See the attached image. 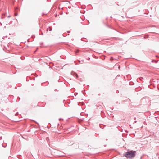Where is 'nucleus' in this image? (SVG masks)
Returning a JSON list of instances; mask_svg holds the SVG:
<instances>
[{
	"mask_svg": "<svg viewBox=\"0 0 159 159\" xmlns=\"http://www.w3.org/2000/svg\"><path fill=\"white\" fill-rule=\"evenodd\" d=\"M135 155V151H131L126 152L125 154V156L128 158H132L134 157Z\"/></svg>",
	"mask_w": 159,
	"mask_h": 159,
	"instance_id": "1",
	"label": "nucleus"
},
{
	"mask_svg": "<svg viewBox=\"0 0 159 159\" xmlns=\"http://www.w3.org/2000/svg\"><path fill=\"white\" fill-rule=\"evenodd\" d=\"M75 76H76L77 78L78 77V75L77 74H75Z\"/></svg>",
	"mask_w": 159,
	"mask_h": 159,
	"instance_id": "2",
	"label": "nucleus"
},
{
	"mask_svg": "<svg viewBox=\"0 0 159 159\" xmlns=\"http://www.w3.org/2000/svg\"><path fill=\"white\" fill-rule=\"evenodd\" d=\"M113 59V58L112 57H111V60L112 61Z\"/></svg>",
	"mask_w": 159,
	"mask_h": 159,
	"instance_id": "3",
	"label": "nucleus"
},
{
	"mask_svg": "<svg viewBox=\"0 0 159 159\" xmlns=\"http://www.w3.org/2000/svg\"><path fill=\"white\" fill-rule=\"evenodd\" d=\"M17 13H15V15L16 16H17Z\"/></svg>",
	"mask_w": 159,
	"mask_h": 159,
	"instance_id": "4",
	"label": "nucleus"
},
{
	"mask_svg": "<svg viewBox=\"0 0 159 159\" xmlns=\"http://www.w3.org/2000/svg\"><path fill=\"white\" fill-rule=\"evenodd\" d=\"M51 30H52V29H50V30H50V31H51Z\"/></svg>",
	"mask_w": 159,
	"mask_h": 159,
	"instance_id": "5",
	"label": "nucleus"
}]
</instances>
